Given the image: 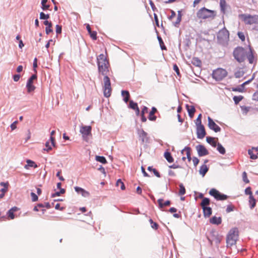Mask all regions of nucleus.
Instances as JSON below:
<instances>
[{
  "label": "nucleus",
  "instance_id": "obj_1",
  "mask_svg": "<svg viewBox=\"0 0 258 258\" xmlns=\"http://www.w3.org/2000/svg\"><path fill=\"white\" fill-rule=\"evenodd\" d=\"M97 60L99 73L104 76L103 86L104 96L106 97H109L110 96L112 92L110 80L107 76L109 72V62L106 56L103 54L99 55Z\"/></svg>",
  "mask_w": 258,
  "mask_h": 258
},
{
  "label": "nucleus",
  "instance_id": "obj_2",
  "mask_svg": "<svg viewBox=\"0 0 258 258\" xmlns=\"http://www.w3.org/2000/svg\"><path fill=\"white\" fill-rule=\"evenodd\" d=\"M239 236V231L237 228H233L229 231L226 237L227 247H230L235 245Z\"/></svg>",
  "mask_w": 258,
  "mask_h": 258
},
{
  "label": "nucleus",
  "instance_id": "obj_3",
  "mask_svg": "<svg viewBox=\"0 0 258 258\" xmlns=\"http://www.w3.org/2000/svg\"><path fill=\"white\" fill-rule=\"evenodd\" d=\"M196 15L197 17L200 20L213 19L216 16V12L214 11L203 7L198 11Z\"/></svg>",
  "mask_w": 258,
  "mask_h": 258
},
{
  "label": "nucleus",
  "instance_id": "obj_4",
  "mask_svg": "<svg viewBox=\"0 0 258 258\" xmlns=\"http://www.w3.org/2000/svg\"><path fill=\"white\" fill-rule=\"evenodd\" d=\"M242 21L246 25H252L258 23V15H251L249 14H241L239 15Z\"/></svg>",
  "mask_w": 258,
  "mask_h": 258
},
{
  "label": "nucleus",
  "instance_id": "obj_5",
  "mask_svg": "<svg viewBox=\"0 0 258 258\" xmlns=\"http://www.w3.org/2000/svg\"><path fill=\"white\" fill-rule=\"evenodd\" d=\"M210 203V200L209 198H204L201 203V206L203 210L204 216L205 217H209L212 213V209L208 207Z\"/></svg>",
  "mask_w": 258,
  "mask_h": 258
},
{
  "label": "nucleus",
  "instance_id": "obj_6",
  "mask_svg": "<svg viewBox=\"0 0 258 258\" xmlns=\"http://www.w3.org/2000/svg\"><path fill=\"white\" fill-rule=\"evenodd\" d=\"M233 56L236 60L242 62L245 60L246 52L244 49L241 47H236L233 51Z\"/></svg>",
  "mask_w": 258,
  "mask_h": 258
},
{
  "label": "nucleus",
  "instance_id": "obj_7",
  "mask_svg": "<svg viewBox=\"0 0 258 258\" xmlns=\"http://www.w3.org/2000/svg\"><path fill=\"white\" fill-rule=\"evenodd\" d=\"M227 74L226 70L218 68L213 72L212 76L215 80L221 81L227 76Z\"/></svg>",
  "mask_w": 258,
  "mask_h": 258
},
{
  "label": "nucleus",
  "instance_id": "obj_8",
  "mask_svg": "<svg viewBox=\"0 0 258 258\" xmlns=\"http://www.w3.org/2000/svg\"><path fill=\"white\" fill-rule=\"evenodd\" d=\"M92 127L90 125H83L80 127V132L82 135L83 140L86 142H88L89 137H92L91 134Z\"/></svg>",
  "mask_w": 258,
  "mask_h": 258
},
{
  "label": "nucleus",
  "instance_id": "obj_9",
  "mask_svg": "<svg viewBox=\"0 0 258 258\" xmlns=\"http://www.w3.org/2000/svg\"><path fill=\"white\" fill-rule=\"evenodd\" d=\"M208 239L211 245H212L213 243L218 245L222 240V237L219 236L217 232L212 231L210 232V236L208 238Z\"/></svg>",
  "mask_w": 258,
  "mask_h": 258
},
{
  "label": "nucleus",
  "instance_id": "obj_10",
  "mask_svg": "<svg viewBox=\"0 0 258 258\" xmlns=\"http://www.w3.org/2000/svg\"><path fill=\"white\" fill-rule=\"evenodd\" d=\"M209 194L218 201L225 200L228 198L227 196L222 194L215 188H212L209 191Z\"/></svg>",
  "mask_w": 258,
  "mask_h": 258
},
{
  "label": "nucleus",
  "instance_id": "obj_11",
  "mask_svg": "<svg viewBox=\"0 0 258 258\" xmlns=\"http://www.w3.org/2000/svg\"><path fill=\"white\" fill-rule=\"evenodd\" d=\"M37 76L36 75H33L28 80L27 83L26 87L27 89V92L28 93H30L33 91H34L35 89V87L33 85V80L36 79Z\"/></svg>",
  "mask_w": 258,
  "mask_h": 258
},
{
  "label": "nucleus",
  "instance_id": "obj_12",
  "mask_svg": "<svg viewBox=\"0 0 258 258\" xmlns=\"http://www.w3.org/2000/svg\"><path fill=\"white\" fill-rule=\"evenodd\" d=\"M208 126L211 129L213 130L215 132H219L221 131V128L217 124L215 123V122L213 121V120L210 117H208Z\"/></svg>",
  "mask_w": 258,
  "mask_h": 258
},
{
  "label": "nucleus",
  "instance_id": "obj_13",
  "mask_svg": "<svg viewBox=\"0 0 258 258\" xmlns=\"http://www.w3.org/2000/svg\"><path fill=\"white\" fill-rule=\"evenodd\" d=\"M197 134L199 139H203L206 133L203 125H197Z\"/></svg>",
  "mask_w": 258,
  "mask_h": 258
},
{
  "label": "nucleus",
  "instance_id": "obj_14",
  "mask_svg": "<svg viewBox=\"0 0 258 258\" xmlns=\"http://www.w3.org/2000/svg\"><path fill=\"white\" fill-rule=\"evenodd\" d=\"M196 150L200 156H204L209 154V152L204 146L199 145L196 146Z\"/></svg>",
  "mask_w": 258,
  "mask_h": 258
},
{
  "label": "nucleus",
  "instance_id": "obj_15",
  "mask_svg": "<svg viewBox=\"0 0 258 258\" xmlns=\"http://www.w3.org/2000/svg\"><path fill=\"white\" fill-rule=\"evenodd\" d=\"M75 190L78 194H81L84 197H88L90 195V193L88 191L81 187L76 186L75 187Z\"/></svg>",
  "mask_w": 258,
  "mask_h": 258
},
{
  "label": "nucleus",
  "instance_id": "obj_16",
  "mask_svg": "<svg viewBox=\"0 0 258 258\" xmlns=\"http://www.w3.org/2000/svg\"><path fill=\"white\" fill-rule=\"evenodd\" d=\"M248 154L251 159H256L258 155V148H252L251 150H249Z\"/></svg>",
  "mask_w": 258,
  "mask_h": 258
},
{
  "label": "nucleus",
  "instance_id": "obj_17",
  "mask_svg": "<svg viewBox=\"0 0 258 258\" xmlns=\"http://www.w3.org/2000/svg\"><path fill=\"white\" fill-rule=\"evenodd\" d=\"M229 37V33L228 31L226 30H221L218 35V38L219 39L222 38L227 39Z\"/></svg>",
  "mask_w": 258,
  "mask_h": 258
},
{
  "label": "nucleus",
  "instance_id": "obj_18",
  "mask_svg": "<svg viewBox=\"0 0 258 258\" xmlns=\"http://www.w3.org/2000/svg\"><path fill=\"white\" fill-rule=\"evenodd\" d=\"M19 209L17 207L12 208L7 212V215L9 219H14L15 218L14 212L17 211Z\"/></svg>",
  "mask_w": 258,
  "mask_h": 258
},
{
  "label": "nucleus",
  "instance_id": "obj_19",
  "mask_svg": "<svg viewBox=\"0 0 258 258\" xmlns=\"http://www.w3.org/2000/svg\"><path fill=\"white\" fill-rule=\"evenodd\" d=\"M181 154H185L186 156V158L188 159V161L190 162L191 160L190 155V148L189 147H185L182 151Z\"/></svg>",
  "mask_w": 258,
  "mask_h": 258
},
{
  "label": "nucleus",
  "instance_id": "obj_20",
  "mask_svg": "<svg viewBox=\"0 0 258 258\" xmlns=\"http://www.w3.org/2000/svg\"><path fill=\"white\" fill-rule=\"evenodd\" d=\"M87 30L89 33L90 37L93 40L97 39V32L96 31H92L89 24H87L86 26Z\"/></svg>",
  "mask_w": 258,
  "mask_h": 258
},
{
  "label": "nucleus",
  "instance_id": "obj_21",
  "mask_svg": "<svg viewBox=\"0 0 258 258\" xmlns=\"http://www.w3.org/2000/svg\"><path fill=\"white\" fill-rule=\"evenodd\" d=\"M186 108L187 109V110L188 113V115H189V117L191 118H192L194 115V113L196 111L195 107L194 106H192V105L190 106V105L187 104L186 105Z\"/></svg>",
  "mask_w": 258,
  "mask_h": 258
},
{
  "label": "nucleus",
  "instance_id": "obj_22",
  "mask_svg": "<svg viewBox=\"0 0 258 258\" xmlns=\"http://www.w3.org/2000/svg\"><path fill=\"white\" fill-rule=\"evenodd\" d=\"M27 164L25 165L24 168L26 169H28L29 167H34L36 168L38 167L37 165L33 161L30 159L26 160Z\"/></svg>",
  "mask_w": 258,
  "mask_h": 258
},
{
  "label": "nucleus",
  "instance_id": "obj_23",
  "mask_svg": "<svg viewBox=\"0 0 258 258\" xmlns=\"http://www.w3.org/2000/svg\"><path fill=\"white\" fill-rule=\"evenodd\" d=\"M44 24L47 26L45 28V31L47 34H48L50 32H52V29L51 28L52 24L51 22L46 20L44 22Z\"/></svg>",
  "mask_w": 258,
  "mask_h": 258
},
{
  "label": "nucleus",
  "instance_id": "obj_24",
  "mask_svg": "<svg viewBox=\"0 0 258 258\" xmlns=\"http://www.w3.org/2000/svg\"><path fill=\"white\" fill-rule=\"evenodd\" d=\"M157 111V109L155 107H153L152 110L150 111L149 116V119L151 121H155L156 119V116L154 114Z\"/></svg>",
  "mask_w": 258,
  "mask_h": 258
},
{
  "label": "nucleus",
  "instance_id": "obj_25",
  "mask_svg": "<svg viewBox=\"0 0 258 258\" xmlns=\"http://www.w3.org/2000/svg\"><path fill=\"white\" fill-rule=\"evenodd\" d=\"M210 223L213 224L219 225L222 222V219L221 217H217L216 216L213 217L210 220Z\"/></svg>",
  "mask_w": 258,
  "mask_h": 258
},
{
  "label": "nucleus",
  "instance_id": "obj_26",
  "mask_svg": "<svg viewBox=\"0 0 258 258\" xmlns=\"http://www.w3.org/2000/svg\"><path fill=\"white\" fill-rule=\"evenodd\" d=\"M121 95L123 97V100L125 103H127L130 99V94L128 91L123 90L121 91Z\"/></svg>",
  "mask_w": 258,
  "mask_h": 258
},
{
  "label": "nucleus",
  "instance_id": "obj_27",
  "mask_svg": "<svg viewBox=\"0 0 258 258\" xmlns=\"http://www.w3.org/2000/svg\"><path fill=\"white\" fill-rule=\"evenodd\" d=\"M1 185L2 186H4V188H2L1 189L2 193L0 194V199H2L4 197L5 194L7 191L8 183H4V182H2L1 183Z\"/></svg>",
  "mask_w": 258,
  "mask_h": 258
},
{
  "label": "nucleus",
  "instance_id": "obj_28",
  "mask_svg": "<svg viewBox=\"0 0 258 258\" xmlns=\"http://www.w3.org/2000/svg\"><path fill=\"white\" fill-rule=\"evenodd\" d=\"M207 142L211 144L213 147H216L217 146V141L214 138L211 137H207L206 138Z\"/></svg>",
  "mask_w": 258,
  "mask_h": 258
},
{
  "label": "nucleus",
  "instance_id": "obj_29",
  "mask_svg": "<svg viewBox=\"0 0 258 258\" xmlns=\"http://www.w3.org/2000/svg\"><path fill=\"white\" fill-rule=\"evenodd\" d=\"M247 58L248 60V61L250 63H252L254 61V56L252 52V50L251 47L249 48V51L247 54Z\"/></svg>",
  "mask_w": 258,
  "mask_h": 258
},
{
  "label": "nucleus",
  "instance_id": "obj_30",
  "mask_svg": "<svg viewBox=\"0 0 258 258\" xmlns=\"http://www.w3.org/2000/svg\"><path fill=\"white\" fill-rule=\"evenodd\" d=\"M208 168L206 164H203L201 166L199 172H200V173L203 176H205L206 173L208 172Z\"/></svg>",
  "mask_w": 258,
  "mask_h": 258
},
{
  "label": "nucleus",
  "instance_id": "obj_31",
  "mask_svg": "<svg viewBox=\"0 0 258 258\" xmlns=\"http://www.w3.org/2000/svg\"><path fill=\"white\" fill-rule=\"evenodd\" d=\"M158 203L160 208H162L164 206H169L170 204V202L169 201H167L163 203V200L162 199L158 200Z\"/></svg>",
  "mask_w": 258,
  "mask_h": 258
},
{
  "label": "nucleus",
  "instance_id": "obj_32",
  "mask_svg": "<svg viewBox=\"0 0 258 258\" xmlns=\"http://www.w3.org/2000/svg\"><path fill=\"white\" fill-rule=\"evenodd\" d=\"M164 157L167 160V161L169 163H172L174 161V159L172 157L170 153L168 152H166L164 153Z\"/></svg>",
  "mask_w": 258,
  "mask_h": 258
},
{
  "label": "nucleus",
  "instance_id": "obj_33",
  "mask_svg": "<svg viewBox=\"0 0 258 258\" xmlns=\"http://www.w3.org/2000/svg\"><path fill=\"white\" fill-rule=\"evenodd\" d=\"M249 204L251 209H253L255 206L256 201L253 196L249 197Z\"/></svg>",
  "mask_w": 258,
  "mask_h": 258
},
{
  "label": "nucleus",
  "instance_id": "obj_34",
  "mask_svg": "<svg viewBox=\"0 0 258 258\" xmlns=\"http://www.w3.org/2000/svg\"><path fill=\"white\" fill-rule=\"evenodd\" d=\"M220 6L221 8V11L222 12L223 14L225 13L226 7V2L225 0H220Z\"/></svg>",
  "mask_w": 258,
  "mask_h": 258
},
{
  "label": "nucleus",
  "instance_id": "obj_35",
  "mask_svg": "<svg viewBox=\"0 0 258 258\" xmlns=\"http://www.w3.org/2000/svg\"><path fill=\"white\" fill-rule=\"evenodd\" d=\"M191 63L197 67H200L202 64L201 61L197 57H194L191 60Z\"/></svg>",
  "mask_w": 258,
  "mask_h": 258
},
{
  "label": "nucleus",
  "instance_id": "obj_36",
  "mask_svg": "<svg viewBox=\"0 0 258 258\" xmlns=\"http://www.w3.org/2000/svg\"><path fill=\"white\" fill-rule=\"evenodd\" d=\"M47 2V0H42L41 1V8L43 11H46L49 9L50 6L49 5H47L46 3Z\"/></svg>",
  "mask_w": 258,
  "mask_h": 258
},
{
  "label": "nucleus",
  "instance_id": "obj_37",
  "mask_svg": "<svg viewBox=\"0 0 258 258\" xmlns=\"http://www.w3.org/2000/svg\"><path fill=\"white\" fill-rule=\"evenodd\" d=\"M181 20V14L180 12H178V16L176 18V20L175 22H173V24L175 26H177L179 24Z\"/></svg>",
  "mask_w": 258,
  "mask_h": 258
},
{
  "label": "nucleus",
  "instance_id": "obj_38",
  "mask_svg": "<svg viewBox=\"0 0 258 258\" xmlns=\"http://www.w3.org/2000/svg\"><path fill=\"white\" fill-rule=\"evenodd\" d=\"M217 150L221 154H224L225 153V149L220 143H218L217 145Z\"/></svg>",
  "mask_w": 258,
  "mask_h": 258
},
{
  "label": "nucleus",
  "instance_id": "obj_39",
  "mask_svg": "<svg viewBox=\"0 0 258 258\" xmlns=\"http://www.w3.org/2000/svg\"><path fill=\"white\" fill-rule=\"evenodd\" d=\"M96 160L97 161H98L99 162H101V163H102L103 164H106L107 163L106 159L103 156H96Z\"/></svg>",
  "mask_w": 258,
  "mask_h": 258
},
{
  "label": "nucleus",
  "instance_id": "obj_40",
  "mask_svg": "<svg viewBox=\"0 0 258 258\" xmlns=\"http://www.w3.org/2000/svg\"><path fill=\"white\" fill-rule=\"evenodd\" d=\"M116 185L117 186H120V188L122 190L125 189V185H124L123 182L121 181V180L120 179H119L117 180L116 183Z\"/></svg>",
  "mask_w": 258,
  "mask_h": 258
},
{
  "label": "nucleus",
  "instance_id": "obj_41",
  "mask_svg": "<svg viewBox=\"0 0 258 258\" xmlns=\"http://www.w3.org/2000/svg\"><path fill=\"white\" fill-rule=\"evenodd\" d=\"M55 133V131H52L50 133V143L51 145H52V146H55V138L53 137V136L54 135Z\"/></svg>",
  "mask_w": 258,
  "mask_h": 258
},
{
  "label": "nucleus",
  "instance_id": "obj_42",
  "mask_svg": "<svg viewBox=\"0 0 258 258\" xmlns=\"http://www.w3.org/2000/svg\"><path fill=\"white\" fill-rule=\"evenodd\" d=\"M185 194V188L184 185L181 183L179 184V195H183Z\"/></svg>",
  "mask_w": 258,
  "mask_h": 258
},
{
  "label": "nucleus",
  "instance_id": "obj_43",
  "mask_svg": "<svg viewBox=\"0 0 258 258\" xmlns=\"http://www.w3.org/2000/svg\"><path fill=\"white\" fill-rule=\"evenodd\" d=\"M138 107V104L136 102H134L133 100H130L129 103V107L135 110Z\"/></svg>",
  "mask_w": 258,
  "mask_h": 258
},
{
  "label": "nucleus",
  "instance_id": "obj_44",
  "mask_svg": "<svg viewBox=\"0 0 258 258\" xmlns=\"http://www.w3.org/2000/svg\"><path fill=\"white\" fill-rule=\"evenodd\" d=\"M244 88L243 87L242 85H241L240 86L237 87L232 88V91L234 92H243L244 91Z\"/></svg>",
  "mask_w": 258,
  "mask_h": 258
},
{
  "label": "nucleus",
  "instance_id": "obj_45",
  "mask_svg": "<svg viewBox=\"0 0 258 258\" xmlns=\"http://www.w3.org/2000/svg\"><path fill=\"white\" fill-rule=\"evenodd\" d=\"M243 98L242 96H235L233 97V100L236 104H237L240 101H241Z\"/></svg>",
  "mask_w": 258,
  "mask_h": 258
},
{
  "label": "nucleus",
  "instance_id": "obj_46",
  "mask_svg": "<svg viewBox=\"0 0 258 258\" xmlns=\"http://www.w3.org/2000/svg\"><path fill=\"white\" fill-rule=\"evenodd\" d=\"M50 17L49 14H45L43 12L40 13V19L42 20H47Z\"/></svg>",
  "mask_w": 258,
  "mask_h": 258
},
{
  "label": "nucleus",
  "instance_id": "obj_47",
  "mask_svg": "<svg viewBox=\"0 0 258 258\" xmlns=\"http://www.w3.org/2000/svg\"><path fill=\"white\" fill-rule=\"evenodd\" d=\"M158 39L159 40V42L160 45L161 49H162V50L166 49V47L165 46V45L164 44V42H163L162 38H161V37L158 36Z\"/></svg>",
  "mask_w": 258,
  "mask_h": 258
},
{
  "label": "nucleus",
  "instance_id": "obj_48",
  "mask_svg": "<svg viewBox=\"0 0 258 258\" xmlns=\"http://www.w3.org/2000/svg\"><path fill=\"white\" fill-rule=\"evenodd\" d=\"M149 222L151 224V227L152 228H153L155 230H157L158 228V227H159L158 224L156 222H154L152 220V219H150Z\"/></svg>",
  "mask_w": 258,
  "mask_h": 258
},
{
  "label": "nucleus",
  "instance_id": "obj_49",
  "mask_svg": "<svg viewBox=\"0 0 258 258\" xmlns=\"http://www.w3.org/2000/svg\"><path fill=\"white\" fill-rule=\"evenodd\" d=\"M65 192V189L63 188H60L59 191H57L55 192L52 195V197H55L56 196H59L61 194H63Z\"/></svg>",
  "mask_w": 258,
  "mask_h": 258
},
{
  "label": "nucleus",
  "instance_id": "obj_50",
  "mask_svg": "<svg viewBox=\"0 0 258 258\" xmlns=\"http://www.w3.org/2000/svg\"><path fill=\"white\" fill-rule=\"evenodd\" d=\"M201 118H202V114H200L197 119H196V125H203L202 124V120H201Z\"/></svg>",
  "mask_w": 258,
  "mask_h": 258
},
{
  "label": "nucleus",
  "instance_id": "obj_51",
  "mask_svg": "<svg viewBox=\"0 0 258 258\" xmlns=\"http://www.w3.org/2000/svg\"><path fill=\"white\" fill-rule=\"evenodd\" d=\"M238 37L242 41H245V35L242 32H238L237 33Z\"/></svg>",
  "mask_w": 258,
  "mask_h": 258
},
{
  "label": "nucleus",
  "instance_id": "obj_52",
  "mask_svg": "<svg viewBox=\"0 0 258 258\" xmlns=\"http://www.w3.org/2000/svg\"><path fill=\"white\" fill-rule=\"evenodd\" d=\"M242 178H243V180L245 183H248L249 182V180H248V179L247 178V174H246V172H245V171L243 172L242 173Z\"/></svg>",
  "mask_w": 258,
  "mask_h": 258
},
{
  "label": "nucleus",
  "instance_id": "obj_53",
  "mask_svg": "<svg viewBox=\"0 0 258 258\" xmlns=\"http://www.w3.org/2000/svg\"><path fill=\"white\" fill-rule=\"evenodd\" d=\"M234 206L232 205H229L227 206L226 208V212L227 213H229L230 212H232L234 210Z\"/></svg>",
  "mask_w": 258,
  "mask_h": 258
},
{
  "label": "nucleus",
  "instance_id": "obj_54",
  "mask_svg": "<svg viewBox=\"0 0 258 258\" xmlns=\"http://www.w3.org/2000/svg\"><path fill=\"white\" fill-rule=\"evenodd\" d=\"M245 194L246 195H249V196H252V191L251 190V188L250 187H247L245 189Z\"/></svg>",
  "mask_w": 258,
  "mask_h": 258
},
{
  "label": "nucleus",
  "instance_id": "obj_55",
  "mask_svg": "<svg viewBox=\"0 0 258 258\" xmlns=\"http://www.w3.org/2000/svg\"><path fill=\"white\" fill-rule=\"evenodd\" d=\"M31 198H32V201L33 202H36L38 200V197L37 196L34 192H31Z\"/></svg>",
  "mask_w": 258,
  "mask_h": 258
},
{
  "label": "nucleus",
  "instance_id": "obj_56",
  "mask_svg": "<svg viewBox=\"0 0 258 258\" xmlns=\"http://www.w3.org/2000/svg\"><path fill=\"white\" fill-rule=\"evenodd\" d=\"M51 146L52 145H50V142L49 141L46 142V143H45V146L47 148L46 151L47 152H49L52 149Z\"/></svg>",
  "mask_w": 258,
  "mask_h": 258
},
{
  "label": "nucleus",
  "instance_id": "obj_57",
  "mask_svg": "<svg viewBox=\"0 0 258 258\" xmlns=\"http://www.w3.org/2000/svg\"><path fill=\"white\" fill-rule=\"evenodd\" d=\"M56 32L57 34H60L61 32V26L58 25H56Z\"/></svg>",
  "mask_w": 258,
  "mask_h": 258
},
{
  "label": "nucleus",
  "instance_id": "obj_58",
  "mask_svg": "<svg viewBox=\"0 0 258 258\" xmlns=\"http://www.w3.org/2000/svg\"><path fill=\"white\" fill-rule=\"evenodd\" d=\"M18 123V121H15L11 124V128L12 131L17 128L16 124Z\"/></svg>",
  "mask_w": 258,
  "mask_h": 258
},
{
  "label": "nucleus",
  "instance_id": "obj_59",
  "mask_svg": "<svg viewBox=\"0 0 258 258\" xmlns=\"http://www.w3.org/2000/svg\"><path fill=\"white\" fill-rule=\"evenodd\" d=\"M192 160L195 166H196L199 163V160L197 157H194L192 159Z\"/></svg>",
  "mask_w": 258,
  "mask_h": 258
},
{
  "label": "nucleus",
  "instance_id": "obj_60",
  "mask_svg": "<svg viewBox=\"0 0 258 258\" xmlns=\"http://www.w3.org/2000/svg\"><path fill=\"white\" fill-rule=\"evenodd\" d=\"M152 172L156 177L159 178L161 177L160 173L156 169L154 168L153 169Z\"/></svg>",
  "mask_w": 258,
  "mask_h": 258
},
{
  "label": "nucleus",
  "instance_id": "obj_61",
  "mask_svg": "<svg viewBox=\"0 0 258 258\" xmlns=\"http://www.w3.org/2000/svg\"><path fill=\"white\" fill-rule=\"evenodd\" d=\"M148 108L147 107L144 106L141 111V115H145V113L148 112Z\"/></svg>",
  "mask_w": 258,
  "mask_h": 258
},
{
  "label": "nucleus",
  "instance_id": "obj_62",
  "mask_svg": "<svg viewBox=\"0 0 258 258\" xmlns=\"http://www.w3.org/2000/svg\"><path fill=\"white\" fill-rule=\"evenodd\" d=\"M20 78V75L17 74L13 76V79L15 82H18Z\"/></svg>",
  "mask_w": 258,
  "mask_h": 258
},
{
  "label": "nucleus",
  "instance_id": "obj_63",
  "mask_svg": "<svg viewBox=\"0 0 258 258\" xmlns=\"http://www.w3.org/2000/svg\"><path fill=\"white\" fill-rule=\"evenodd\" d=\"M60 173H61V171L60 170L58 171L57 172V173H56V176L58 177L61 181H63L64 180V179L62 176L60 175Z\"/></svg>",
  "mask_w": 258,
  "mask_h": 258
},
{
  "label": "nucleus",
  "instance_id": "obj_64",
  "mask_svg": "<svg viewBox=\"0 0 258 258\" xmlns=\"http://www.w3.org/2000/svg\"><path fill=\"white\" fill-rule=\"evenodd\" d=\"M253 99L258 101V91H256L253 95Z\"/></svg>",
  "mask_w": 258,
  "mask_h": 258
}]
</instances>
